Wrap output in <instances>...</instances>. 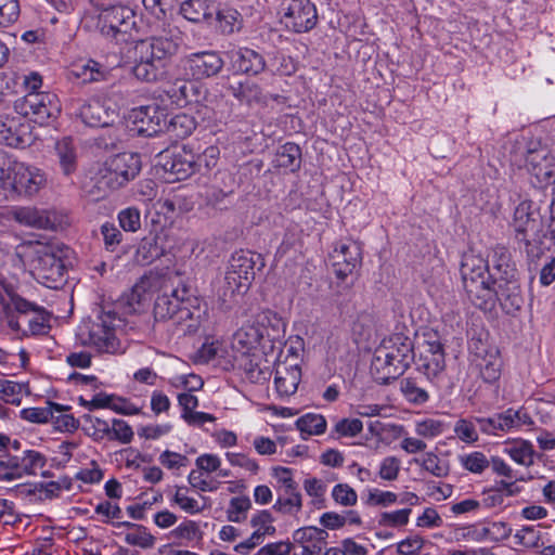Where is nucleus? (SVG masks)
Returning <instances> with one entry per match:
<instances>
[{
	"mask_svg": "<svg viewBox=\"0 0 555 555\" xmlns=\"http://www.w3.org/2000/svg\"><path fill=\"white\" fill-rule=\"evenodd\" d=\"M296 427L300 431L301 437L322 435L326 430V420L321 414L307 413L296 421Z\"/></svg>",
	"mask_w": 555,
	"mask_h": 555,
	"instance_id": "45",
	"label": "nucleus"
},
{
	"mask_svg": "<svg viewBox=\"0 0 555 555\" xmlns=\"http://www.w3.org/2000/svg\"><path fill=\"white\" fill-rule=\"evenodd\" d=\"M67 268L62 257L50 246L36 253L34 272L36 279L48 288L56 289L65 282Z\"/></svg>",
	"mask_w": 555,
	"mask_h": 555,
	"instance_id": "9",
	"label": "nucleus"
},
{
	"mask_svg": "<svg viewBox=\"0 0 555 555\" xmlns=\"http://www.w3.org/2000/svg\"><path fill=\"white\" fill-rule=\"evenodd\" d=\"M112 72L113 69L108 65L93 59L76 64L72 69V74L85 85L108 81L112 77Z\"/></svg>",
	"mask_w": 555,
	"mask_h": 555,
	"instance_id": "28",
	"label": "nucleus"
},
{
	"mask_svg": "<svg viewBox=\"0 0 555 555\" xmlns=\"http://www.w3.org/2000/svg\"><path fill=\"white\" fill-rule=\"evenodd\" d=\"M203 532L199 526L194 520H184L171 531V537L175 539H182L192 541L194 539H202Z\"/></svg>",
	"mask_w": 555,
	"mask_h": 555,
	"instance_id": "64",
	"label": "nucleus"
},
{
	"mask_svg": "<svg viewBox=\"0 0 555 555\" xmlns=\"http://www.w3.org/2000/svg\"><path fill=\"white\" fill-rule=\"evenodd\" d=\"M14 219L21 224L37 228L49 229L52 222L47 211L36 207H18L13 211Z\"/></svg>",
	"mask_w": 555,
	"mask_h": 555,
	"instance_id": "42",
	"label": "nucleus"
},
{
	"mask_svg": "<svg viewBox=\"0 0 555 555\" xmlns=\"http://www.w3.org/2000/svg\"><path fill=\"white\" fill-rule=\"evenodd\" d=\"M177 50L178 44L167 37H152L140 40L134 46V52L139 53L141 59L151 60L165 68Z\"/></svg>",
	"mask_w": 555,
	"mask_h": 555,
	"instance_id": "15",
	"label": "nucleus"
},
{
	"mask_svg": "<svg viewBox=\"0 0 555 555\" xmlns=\"http://www.w3.org/2000/svg\"><path fill=\"white\" fill-rule=\"evenodd\" d=\"M405 371L403 365L393 361V358H391L389 353H386L384 349L379 347L375 349L370 372L376 383L380 385L389 384L391 380L403 375Z\"/></svg>",
	"mask_w": 555,
	"mask_h": 555,
	"instance_id": "22",
	"label": "nucleus"
},
{
	"mask_svg": "<svg viewBox=\"0 0 555 555\" xmlns=\"http://www.w3.org/2000/svg\"><path fill=\"white\" fill-rule=\"evenodd\" d=\"M251 508V501L248 496H235L229 502L227 519L231 522H243L247 518V512Z\"/></svg>",
	"mask_w": 555,
	"mask_h": 555,
	"instance_id": "51",
	"label": "nucleus"
},
{
	"mask_svg": "<svg viewBox=\"0 0 555 555\" xmlns=\"http://www.w3.org/2000/svg\"><path fill=\"white\" fill-rule=\"evenodd\" d=\"M502 359L499 352H492L491 356L480 359L478 363L481 378L488 383L493 384L500 379Z\"/></svg>",
	"mask_w": 555,
	"mask_h": 555,
	"instance_id": "48",
	"label": "nucleus"
},
{
	"mask_svg": "<svg viewBox=\"0 0 555 555\" xmlns=\"http://www.w3.org/2000/svg\"><path fill=\"white\" fill-rule=\"evenodd\" d=\"M509 456L518 464L530 466L533 464L534 450L530 442L521 441L508 450Z\"/></svg>",
	"mask_w": 555,
	"mask_h": 555,
	"instance_id": "61",
	"label": "nucleus"
},
{
	"mask_svg": "<svg viewBox=\"0 0 555 555\" xmlns=\"http://www.w3.org/2000/svg\"><path fill=\"white\" fill-rule=\"evenodd\" d=\"M107 319L111 320L109 313L101 314L96 320L83 321L76 333L79 345L93 348L101 353H117L120 343L115 335L112 322Z\"/></svg>",
	"mask_w": 555,
	"mask_h": 555,
	"instance_id": "6",
	"label": "nucleus"
},
{
	"mask_svg": "<svg viewBox=\"0 0 555 555\" xmlns=\"http://www.w3.org/2000/svg\"><path fill=\"white\" fill-rule=\"evenodd\" d=\"M273 162L278 168L296 172L301 166V149L294 142H286L278 149Z\"/></svg>",
	"mask_w": 555,
	"mask_h": 555,
	"instance_id": "36",
	"label": "nucleus"
},
{
	"mask_svg": "<svg viewBox=\"0 0 555 555\" xmlns=\"http://www.w3.org/2000/svg\"><path fill=\"white\" fill-rule=\"evenodd\" d=\"M412 513L411 508H402L393 512H383L378 517V525L383 527H403L408 525L410 515Z\"/></svg>",
	"mask_w": 555,
	"mask_h": 555,
	"instance_id": "55",
	"label": "nucleus"
},
{
	"mask_svg": "<svg viewBox=\"0 0 555 555\" xmlns=\"http://www.w3.org/2000/svg\"><path fill=\"white\" fill-rule=\"evenodd\" d=\"M249 284L246 283L242 278H237L236 273H233L229 269L225 272L223 283L219 288V298L222 304H228L234 300L236 295H243L249 289Z\"/></svg>",
	"mask_w": 555,
	"mask_h": 555,
	"instance_id": "43",
	"label": "nucleus"
},
{
	"mask_svg": "<svg viewBox=\"0 0 555 555\" xmlns=\"http://www.w3.org/2000/svg\"><path fill=\"white\" fill-rule=\"evenodd\" d=\"M3 291L7 296V309L10 310L12 314H15V318L20 321L21 319H26L39 308L38 305L20 296L12 284H4Z\"/></svg>",
	"mask_w": 555,
	"mask_h": 555,
	"instance_id": "40",
	"label": "nucleus"
},
{
	"mask_svg": "<svg viewBox=\"0 0 555 555\" xmlns=\"http://www.w3.org/2000/svg\"><path fill=\"white\" fill-rule=\"evenodd\" d=\"M27 388L24 384L13 380H0V398L5 402L13 405H20L22 391Z\"/></svg>",
	"mask_w": 555,
	"mask_h": 555,
	"instance_id": "54",
	"label": "nucleus"
},
{
	"mask_svg": "<svg viewBox=\"0 0 555 555\" xmlns=\"http://www.w3.org/2000/svg\"><path fill=\"white\" fill-rule=\"evenodd\" d=\"M132 74L140 81L155 82L165 76L166 68L151 60L141 59V55L134 52Z\"/></svg>",
	"mask_w": 555,
	"mask_h": 555,
	"instance_id": "39",
	"label": "nucleus"
},
{
	"mask_svg": "<svg viewBox=\"0 0 555 555\" xmlns=\"http://www.w3.org/2000/svg\"><path fill=\"white\" fill-rule=\"evenodd\" d=\"M21 479L18 459L11 453L0 454V481Z\"/></svg>",
	"mask_w": 555,
	"mask_h": 555,
	"instance_id": "52",
	"label": "nucleus"
},
{
	"mask_svg": "<svg viewBox=\"0 0 555 555\" xmlns=\"http://www.w3.org/2000/svg\"><path fill=\"white\" fill-rule=\"evenodd\" d=\"M157 165L171 176L172 181L185 180L195 173V154L183 146L181 150H166L158 154Z\"/></svg>",
	"mask_w": 555,
	"mask_h": 555,
	"instance_id": "11",
	"label": "nucleus"
},
{
	"mask_svg": "<svg viewBox=\"0 0 555 555\" xmlns=\"http://www.w3.org/2000/svg\"><path fill=\"white\" fill-rule=\"evenodd\" d=\"M228 90H230L231 94L240 102H246L247 104L267 103V95L256 82L246 80L244 82L231 83Z\"/></svg>",
	"mask_w": 555,
	"mask_h": 555,
	"instance_id": "41",
	"label": "nucleus"
},
{
	"mask_svg": "<svg viewBox=\"0 0 555 555\" xmlns=\"http://www.w3.org/2000/svg\"><path fill=\"white\" fill-rule=\"evenodd\" d=\"M77 115L89 127H108L118 118L117 109L109 102L98 96L83 101Z\"/></svg>",
	"mask_w": 555,
	"mask_h": 555,
	"instance_id": "13",
	"label": "nucleus"
},
{
	"mask_svg": "<svg viewBox=\"0 0 555 555\" xmlns=\"http://www.w3.org/2000/svg\"><path fill=\"white\" fill-rule=\"evenodd\" d=\"M173 0H142L147 12L158 21H166L173 11Z\"/></svg>",
	"mask_w": 555,
	"mask_h": 555,
	"instance_id": "57",
	"label": "nucleus"
},
{
	"mask_svg": "<svg viewBox=\"0 0 555 555\" xmlns=\"http://www.w3.org/2000/svg\"><path fill=\"white\" fill-rule=\"evenodd\" d=\"M542 534L533 526H524L514 534L515 543L526 548L540 546Z\"/></svg>",
	"mask_w": 555,
	"mask_h": 555,
	"instance_id": "56",
	"label": "nucleus"
},
{
	"mask_svg": "<svg viewBox=\"0 0 555 555\" xmlns=\"http://www.w3.org/2000/svg\"><path fill=\"white\" fill-rule=\"evenodd\" d=\"M333 500L345 507L354 506L358 502L357 492L348 483H337L332 490Z\"/></svg>",
	"mask_w": 555,
	"mask_h": 555,
	"instance_id": "59",
	"label": "nucleus"
},
{
	"mask_svg": "<svg viewBox=\"0 0 555 555\" xmlns=\"http://www.w3.org/2000/svg\"><path fill=\"white\" fill-rule=\"evenodd\" d=\"M301 379V369L299 364L281 363L275 367L274 384L276 391L281 396H292L296 392Z\"/></svg>",
	"mask_w": 555,
	"mask_h": 555,
	"instance_id": "29",
	"label": "nucleus"
},
{
	"mask_svg": "<svg viewBox=\"0 0 555 555\" xmlns=\"http://www.w3.org/2000/svg\"><path fill=\"white\" fill-rule=\"evenodd\" d=\"M286 323L274 311L264 310L233 335V347L242 352L260 348L262 354L281 349L285 343Z\"/></svg>",
	"mask_w": 555,
	"mask_h": 555,
	"instance_id": "3",
	"label": "nucleus"
},
{
	"mask_svg": "<svg viewBox=\"0 0 555 555\" xmlns=\"http://www.w3.org/2000/svg\"><path fill=\"white\" fill-rule=\"evenodd\" d=\"M327 538L328 533L325 529L314 526L295 530L293 540L302 546L301 552L295 555H319L322 552L323 545L326 544Z\"/></svg>",
	"mask_w": 555,
	"mask_h": 555,
	"instance_id": "25",
	"label": "nucleus"
},
{
	"mask_svg": "<svg viewBox=\"0 0 555 555\" xmlns=\"http://www.w3.org/2000/svg\"><path fill=\"white\" fill-rule=\"evenodd\" d=\"M237 369L243 371L244 376L250 383L262 384L270 377L269 367H262V357L256 353L242 351L235 357Z\"/></svg>",
	"mask_w": 555,
	"mask_h": 555,
	"instance_id": "27",
	"label": "nucleus"
},
{
	"mask_svg": "<svg viewBox=\"0 0 555 555\" xmlns=\"http://www.w3.org/2000/svg\"><path fill=\"white\" fill-rule=\"evenodd\" d=\"M125 541L129 545L139 546L141 548H151L155 544V537L152 535L147 528L143 525L138 527L133 532H128L125 537Z\"/></svg>",
	"mask_w": 555,
	"mask_h": 555,
	"instance_id": "62",
	"label": "nucleus"
},
{
	"mask_svg": "<svg viewBox=\"0 0 555 555\" xmlns=\"http://www.w3.org/2000/svg\"><path fill=\"white\" fill-rule=\"evenodd\" d=\"M167 113L156 104L141 106L134 111L137 131L144 137L165 133Z\"/></svg>",
	"mask_w": 555,
	"mask_h": 555,
	"instance_id": "18",
	"label": "nucleus"
},
{
	"mask_svg": "<svg viewBox=\"0 0 555 555\" xmlns=\"http://www.w3.org/2000/svg\"><path fill=\"white\" fill-rule=\"evenodd\" d=\"M460 271L465 292L472 304L483 311H491L495 307V292L492 291L491 283L487 281L488 260L473 253H466L462 257Z\"/></svg>",
	"mask_w": 555,
	"mask_h": 555,
	"instance_id": "4",
	"label": "nucleus"
},
{
	"mask_svg": "<svg viewBox=\"0 0 555 555\" xmlns=\"http://www.w3.org/2000/svg\"><path fill=\"white\" fill-rule=\"evenodd\" d=\"M468 351L476 359L487 358L492 352H499L498 347L491 341L490 333L479 326L468 331Z\"/></svg>",
	"mask_w": 555,
	"mask_h": 555,
	"instance_id": "32",
	"label": "nucleus"
},
{
	"mask_svg": "<svg viewBox=\"0 0 555 555\" xmlns=\"http://www.w3.org/2000/svg\"><path fill=\"white\" fill-rule=\"evenodd\" d=\"M525 244V251L530 260L539 258L543 254V246L550 248V234L546 232H539L530 236L524 235L517 240Z\"/></svg>",
	"mask_w": 555,
	"mask_h": 555,
	"instance_id": "49",
	"label": "nucleus"
},
{
	"mask_svg": "<svg viewBox=\"0 0 555 555\" xmlns=\"http://www.w3.org/2000/svg\"><path fill=\"white\" fill-rule=\"evenodd\" d=\"M117 219L119 227L126 232H137L141 228V212L137 207H127L121 209Z\"/></svg>",
	"mask_w": 555,
	"mask_h": 555,
	"instance_id": "53",
	"label": "nucleus"
},
{
	"mask_svg": "<svg viewBox=\"0 0 555 555\" xmlns=\"http://www.w3.org/2000/svg\"><path fill=\"white\" fill-rule=\"evenodd\" d=\"M516 418H520V411L507 409L492 417H476L479 429L487 435H494L496 431H507L516 425Z\"/></svg>",
	"mask_w": 555,
	"mask_h": 555,
	"instance_id": "30",
	"label": "nucleus"
},
{
	"mask_svg": "<svg viewBox=\"0 0 555 555\" xmlns=\"http://www.w3.org/2000/svg\"><path fill=\"white\" fill-rule=\"evenodd\" d=\"M51 314L43 308L39 307L26 319V326H22L15 333L22 336H38L49 333Z\"/></svg>",
	"mask_w": 555,
	"mask_h": 555,
	"instance_id": "38",
	"label": "nucleus"
},
{
	"mask_svg": "<svg viewBox=\"0 0 555 555\" xmlns=\"http://www.w3.org/2000/svg\"><path fill=\"white\" fill-rule=\"evenodd\" d=\"M459 460L465 469L475 474L482 473L490 465L486 455L478 451L460 455Z\"/></svg>",
	"mask_w": 555,
	"mask_h": 555,
	"instance_id": "58",
	"label": "nucleus"
},
{
	"mask_svg": "<svg viewBox=\"0 0 555 555\" xmlns=\"http://www.w3.org/2000/svg\"><path fill=\"white\" fill-rule=\"evenodd\" d=\"M179 12L189 22L210 24L217 12V3L215 0H185L180 4Z\"/></svg>",
	"mask_w": 555,
	"mask_h": 555,
	"instance_id": "26",
	"label": "nucleus"
},
{
	"mask_svg": "<svg viewBox=\"0 0 555 555\" xmlns=\"http://www.w3.org/2000/svg\"><path fill=\"white\" fill-rule=\"evenodd\" d=\"M132 427L124 420L114 418L112 421L111 431L108 434L109 440H117L120 443H130L133 439Z\"/></svg>",
	"mask_w": 555,
	"mask_h": 555,
	"instance_id": "60",
	"label": "nucleus"
},
{
	"mask_svg": "<svg viewBox=\"0 0 555 555\" xmlns=\"http://www.w3.org/2000/svg\"><path fill=\"white\" fill-rule=\"evenodd\" d=\"M401 391L404 398L414 404H424L429 399L428 391L415 378L406 377L401 380Z\"/></svg>",
	"mask_w": 555,
	"mask_h": 555,
	"instance_id": "50",
	"label": "nucleus"
},
{
	"mask_svg": "<svg viewBox=\"0 0 555 555\" xmlns=\"http://www.w3.org/2000/svg\"><path fill=\"white\" fill-rule=\"evenodd\" d=\"M108 184L118 189L133 180L141 171V155L133 152L118 153L105 162Z\"/></svg>",
	"mask_w": 555,
	"mask_h": 555,
	"instance_id": "10",
	"label": "nucleus"
},
{
	"mask_svg": "<svg viewBox=\"0 0 555 555\" xmlns=\"http://www.w3.org/2000/svg\"><path fill=\"white\" fill-rule=\"evenodd\" d=\"M205 309L202 299L185 284L171 292L158 295L154 302V318L157 322H169L175 334L194 335L198 332Z\"/></svg>",
	"mask_w": 555,
	"mask_h": 555,
	"instance_id": "1",
	"label": "nucleus"
},
{
	"mask_svg": "<svg viewBox=\"0 0 555 555\" xmlns=\"http://www.w3.org/2000/svg\"><path fill=\"white\" fill-rule=\"evenodd\" d=\"M378 347L389 353L393 361L403 365L405 370L415 362L413 339L403 332L392 333L384 338Z\"/></svg>",
	"mask_w": 555,
	"mask_h": 555,
	"instance_id": "20",
	"label": "nucleus"
},
{
	"mask_svg": "<svg viewBox=\"0 0 555 555\" xmlns=\"http://www.w3.org/2000/svg\"><path fill=\"white\" fill-rule=\"evenodd\" d=\"M334 254V273L337 279L345 281L361 263V246L354 241L340 243L335 248Z\"/></svg>",
	"mask_w": 555,
	"mask_h": 555,
	"instance_id": "19",
	"label": "nucleus"
},
{
	"mask_svg": "<svg viewBox=\"0 0 555 555\" xmlns=\"http://www.w3.org/2000/svg\"><path fill=\"white\" fill-rule=\"evenodd\" d=\"M417 370L433 382L439 378L446 369V354L440 340H426L416 361Z\"/></svg>",
	"mask_w": 555,
	"mask_h": 555,
	"instance_id": "16",
	"label": "nucleus"
},
{
	"mask_svg": "<svg viewBox=\"0 0 555 555\" xmlns=\"http://www.w3.org/2000/svg\"><path fill=\"white\" fill-rule=\"evenodd\" d=\"M55 155L64 176L68 177L77 170L78 155L72 138L66 137L56 142Z\"/></svg>",
	"mask_w": 555,
	"mask_h": 555,
	"instance_id": "34",
	"label": "nucleus"
},
{
	"mask_svg": "<svg viewBox=\"0 0 555 555\" xmlns=\"http://www.w3.org/2000/svg\"><path fill=\"white\" fill-rule=\"evenodd\" d=\"M229 54L231 65L236 73L257 76L266 69L264 56L254 49L242 47Z\"/></svg>",
	"mask_w": 555,
	"mask_h": 555,
	"instance_id": "24",
	"label": "nucleus"
},
{
	"mask_svg": "<svg viewBox=\"0 0 555 555\" xmlns=\"http://www.w3.org/2000/svg\"><path fill=\"white\" fill-rule=\"evenodd\" d=\"M216 20L219 22V27L224 35H231L240 31L243 27V16L234 8L218 9L215 12Z\"/></svg>",
	"mask_w": 555,
	"mask_h": 555,
	"instance_id": "44",
	"label": "nucleus"
},
{
	"mask_svg": "<svg viewBox=\"0 0 555 555\" xmlns=\"http://www.w3.org/2000/svg\"><path fill=\"white\" fill-rule=\"evenodd\" d=\"M165 133L173 140H182L192 134L196 121L191 115L180 113L172 116L167 114Z\"/></svg>",
	"mask_w": 555,
	"mask_h": 555,
	"instance_id": "37",
	"label": "nucleus"
},
{
	"mask_svg": "<svg viewBox=\"0 0 555 555\" xmlns=\"http://www.w3.org/2000/svg\"><path fill=\"white\" fill-rule=\"evenodd\" d=\"M489 275L487 281L491 283L495 292V302L499 301L506 314H515L525 302L519 281V272L512 254L507 247L496 245L488 256Z\"/></svg>",
	"mask_w": 555,
	"mask_h": 555,
	"instance_id": "2",
	"label": "nucleus"
},
{
	"mask_svg": "<svg viewBox=\"0 0 555 555\" xmlns=\"http://www.w3.org/2000/svg\"><path fill=\"white\" fill-rule=\"evenodd\" d=\"M15 111L40 125L56 118L61 112L57 96L49 92H28L14 102Z\"/></svg>",
	"mask_w": 555,
	"mask_h": 555,
	"instance_id": "8",
	"label": "nucleus"
},
{
	"mask_svg": "<svg viewBox=\"0 0 555 555\" xmlns=\"http://www.w3.org/2000/svg\"><path fill=\"white\" fill-rule=\"evenodd\" d=\"M13 188L18 194L33 196L48 183L46 172L35 166L17 163L13 167Z\"/></svg>",
	"mask_w": 555,
	"mask_h": 555,
	"instance_id": "14",
	"label": "nucleus"
},
{
	"mask_svg": "<svg viewBox=\"0 0 555 555\" xmlns=\"http://www.w3.org/2000/svg\"><path fill=\"white\" fill-rule=\"evenodd\" d=\"M157 234L144 236L137 248L135 261L141 266H149L165 255L166 250Z\"/></svg>",
	"mask_w": 555,
	"mask_h": 555,
	"instance_id": "33",
	"label": "nucleus"
},
{
	"mask_svg": "<svg viewBox=\"0 0 555 555\" xmlns=\"http://www.w3.org/2000/svg\"><path fill=\"white\" fill-rule=\"evenodd\" d=\"M398 501V495L391 491H382L379 489H370L364 503L367 506L388 507Z\"/></svg>",
	"mask_w": 555,
	"mask_h": 555,
	"instance_id": "63",
	"label": "nucleus"
},
{
	"mask_svg": "<svg viewBox=\"0 0 555 555\" xmlns=\"http://www.w3.org/2000/svg\"><path fill=\"white\" fill-rule=\"evenodd\" d=\"M172 103L184 106L199 100V87L192 80L177 79L165 90Z\"/></svg>",
	"mask_w": 555,
	"mask_h": 555,
	"instance_id": "31",
	"label": "nucleus"
},
{
	"mask_svg": "<svg viewBox=\"0 0 555 555\" xmlns=\"http://www.w3.org/2000/svg\"><path fill=\"white\" fill-rule=\"evenodd\" d=\"M301 507L302 496L299 491L280 493L273 505V509L283 515H297Z\"/></svg>",
	"mask_w": 555,
	"mask_h": 555,
	"instance_id": "47",
	"label": "nucleus"
},
{
	"mask_svg": "<svg viewBox=\"0 0 555 555\" xmlns=\"http://www.w3.org/2000/svg\"><path fill=\"white\" fill-rule=\"evenodd\" d=\"M527 169L540 182L550 183L555 176V157L546 145L540 141H530L525 153Z\"/></svg>",
	"mask_w": 555,
	"mask_h": 555,
	"instance_id": "12",
	"label": "nucleus"
},
{
	"mask_svg": "<svg viewBox=\"0 0 555 555\" xmlns=\"http://www.w3.org/2000/svg\"><path fill=\"white\" fill-rule=\"evenodd\" d=\"M15 456L18 459L21 478L36 475V469L47 464V457L36 450H24L21 455Z\"/></svg>",
	"mask_w": 555,
	"mask_h": 555,
	"instance_id": "46",
	"label": "nucleus"
},
{
	"mask_svg": "<svg viewBox=\"0 0 555 555\" xmlns=\"http://www.w3.org/2000/svg\"><path fill=\"white\" fill-rule=\"evenodd\" d=\"M513 228L516 233L515 238L530 236L543 232L541 229V215L534 207V204L529 202H521L514 211Z\"/></svg>",
	"mask_w": 555,
	"mask_h": 555,
	"instance_id": "21",
	"label": "nucleus"
},
{
	"mask_svg": "<svg viewBox=\"0 0 555 555\" xmlns=\"http://www.w3.org/2000/svg\"><path fill=\"white\" fill-rule=\"evenodd\" d=\"M223 66L224 61L217 51L192 53L185 61V68L196 80L218 75Z\"/></svg>",
	"mask_w": 555,
	"mask_h": 555,
	"instance_id": "17",
	"label": "nucleus"
},
{
	"mask_svg": "<svg viewBox=\"0 0 555 555\" xmlns=\"http://www.w3.org/2000/svg\"><path fill=\"white\" fill-rule=\"evenodd\" d=\"M96 29L105 39L115 43L127 42L137 28L135 12L128 5H101L98 8Z\"/></svg>",
	"mask_w": 555,
	"mask_h": 555,
	"instance_id": "5",
	"label": "nucleus"
},
{
	"mask_svg": "<svg viewBox=\"0 0 555 555\" xmlns=\"http://www.w3.org/2000/svg\"><path fill=\"white\" fill-rule=\"evenodd\" d=\"M264 264V259L260 254L240 250L232 255L228 269L250 285L256 272L261 271Z\"/></svg>",
	"mask_w": 555,
	"mask_h": 555,
	"instance_id": "23",
	"label": "nucleus"
},
{
	"mask_svg": "<svg viewBox=\"0 0 555 555\" xmlns=\"http://www.w3.org/2000/svg\"><path fill=\"white\" fill-rule=\"evenodd\" d=\"M281 23L295 34L312 30L318 24V11L310 0H282Z\"/></svg>",
	"mask_w": 555,
	"mask_h": 555,
	"instance_id": "7",
	"label": "nucleus"
},
{
	"mask_svg": "<svg viewBox=\"0 0 555 555\" xmlns=\"http://www.w3.org/2000/svg\"><path fill=\"white\" fill-rule=\"evenodd\" d=\"M156 276L152 273L144 274L141 279L132 286L130 292L125 295V304L129 307V311L137 312L143 302L147 299L149 291L155 285Z\"/></svg>",
	"mask_w": 555,
	"mask_h": 555,
	"instance_id": "35",
	"label": "nucleus"
}]
</instances>
